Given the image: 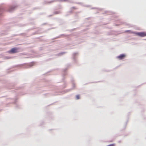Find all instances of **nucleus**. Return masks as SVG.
<instances>
[{
    "label": "nucleus",
    "instance_id": "f257e3e1",
    "mask_svg": "<svg viewBox=\"0 0 146 146\" xmlns=\"http://www.w3.org/2000/svg\"><path fill=\"white\" fill-rule=\"evenodd\" d=\"M136 35L141 37H144L146 36V33L145 32H141L137 33Z\"/></svg>",
    "mask_w": 146,
    "mask_h": 146
},
{
    "label": "nucleus",
    "instance_id": "f03ea898",
    "mask_svg": "<svg viewBox=\"0 0 146 146\" xmlns=\"http://www.w3.org/2000/svg\"><path fill=\"white\" fill-rule=\"evenodd\" d=\"M18 48H12L9 51V52L12 53H17L18 52Z\"/></svg>",
    "mask_w": 146,
    "mask_h": 146
},
{
    "label": "nucleus",
    "instance_id": "7ed1b4c3",
    "mask_svg": "<svg viewBox=\"0 0 146 146\" xmlns=\"http://www.w3.org/2000/svg\"><path fill=\"white\" fill-rule=\"evenodd\" d=\"M126 56L125 54H121L120 55L118 56L117 58L119 60H122Z\"/></svg>",
    "mask_w": 146,
    "mask_h": 146
},
{
    "label": "nucleus",
    "instance_id": "20e7f679",
    "mask_svg": "<svg viewBox=\"0 0 146 146\" xmlns=\"http://www.w3.org/2000/svg\"><path fill=\"white\" fill-rule=\"evenodd\" d=\"M17 99H15V100H14V102L13 103L14 104L16 105V108H19V106L17 104Z\"/></svg>",
    "mask_w": 146,
    "mask_h": 146
},
{
    "label": "nucleus",
    "instance_id": "39448f33",
    "mask_svg": "<svg viewBox=\"0 0 146 146\" xmlns=\"http://www.w3.org/2000/svg\"><path fill=\"white\" fill-rule=\"evenodd\" d=\"M76 100H79V99H80V95H76Z\"/></svg>",
    "mask_w": 146,
    "mask_h": 146
},
{
    "label": "nucleus",
    "instance_id": "423d86ee",
    "mask_svg": "<svg viewBox=\"0 0 146 146\" xmlns=\"http://www.w3.org/2000/svg\"><path fill=\"white\" fill-rule=\"evenodd\" d=\"M24 92H20V95H24V94H26V93H24Z\"/></svg>",
    "mask_w": 146,
    "mask_h": 146
},
{
    "label": "nucleus",
    "instance_id": "0eeeda50",
    "mask_svg": "<svg viewBox=\"0 0 146 146\" xmlns=\"http://www.w3.org/2000/svg\"><path fill=\"white\" fill-rule=\"evenodd\" d=\"M56 92V94H54V95H58V92Z\"/></svg>",
    "mask_w": 146,
    "mask_h": 146
},
{
    "label": "nucleus",
    "instance_id": "6e6552de",
    "mask_svg": "<svg viewBox=\"0 0 146 146\" xmlns=\"http://www.w3.org/2000/svg\"><path fill=\"white\" fill-rule=\"evenodd\" d=\"M121 140H119L118 141V142L119 143H120L121 142Z\"/></svg>",
    "mask_w": 146,
    "mask_h": 146
}]
</instances>
